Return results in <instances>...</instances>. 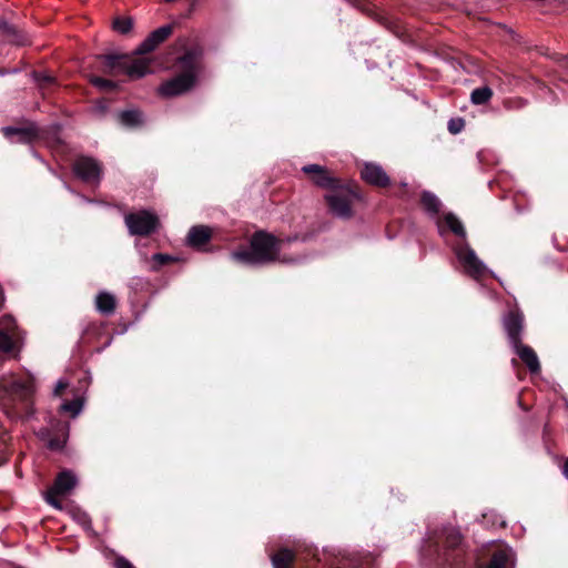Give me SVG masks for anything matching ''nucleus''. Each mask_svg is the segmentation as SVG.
<instances>
[{
	"label": "nucleus",
	"instance_id": "nucleus-35",
	"mask_svg": "<svg viewBox=\"0 0 568 568\" xmlns=\"http://www.w3.org/2000/svg\"><path fill=\"white\" fill-rule=\"evenodd\" d=\"M68 387V383L60 379L58 381L55 388H54V395L60 396L62 392Z\"/></svg>",
	"mask_w": 568,
	"mask_h": 568
},
{
	"label": "nucleus",
	"instance_id": "nucleus-10",
	"mask_svg": "<svg viewBox=\"0 0 568 568\" xmlns=\"http://www.w3.org/2000/svg\"><path fill=\"white\" fill-rule=\"evenodd\" d=\"M0 327V351L2 353H12L18 348L20 334L17 329L13 318L7 317L1 322Z\"/></svg>",
	"mask_w": 568,
	"mask_h": 568
},
{
	"label": "nucleus",
	"instance_id": "nucleus-12",
	"mask_svg": "<svg viewBox=\"0 0 568 568\" xmlns=\"http://www.w3.org/2000/svg\"><path fill=\"white\" fill-rule=\"evenodd\" d=\"M3 134L9 138L12 142L30 143L38 136V129L34 125L27 128H13L7 126L2 129Z\"/></svg>",
	"mask_w": 568,
	"mask_h": 568
},
{
	"label": "nucleus",
	"instance_id": "nucleus-21",
	"mask_svg": "<svg viewBox=\"0 0 568 568\" xmlns=\"http://www.w3.org/2000/svg\"><path fill=\"white\" fill-rule=\"evenodd\" d=\"M422 203L424 207L432 214H437L442 205L439 199L430 192L423 193Z\"/></svg>",
	"mask_w": 568,
	"mask_h": 568
},
{
	"label": "nucleus",
	"instance_id": "nucleus-20",
	"mask_svg": "<svg viewBox=\"0 0 568 568\" xmlns=\"http://www.w3.org/2000/svg\"><path fill=\"white\" fill-rule=\"evenodd\" d=\"M493 97V90L489 87H481L475 89L470 94V101L474 104H485Z\"/></svg>",
	"mask_w": 568,
	"mask_h": 568
},
{
	"label": "nucleus",
	"instance_id": "nucleus-23",
	"mask_svg": "<svg viewBox=\"0 0 568 568\" xmlns=\"http://www.w3.org/2000/svg\"><path fill=\"white\" fill-rule=\"evenodd\" d=\"M508 561V554L505 550L496 551L489 562L481 568H504Z\"/></svg>",
	"mask_w": 568,
	"mask_h": 568
},
{
	"label": "nucleus",
	"instance_id": "nucleus-3",
	"mask_svg": "<svg viewBox=\"0 0 568 568\" xmlns=\"http://www.w3.org/2000/svg\"><path fill=\"white\" fill-rule=\"evenodd\" d=\"M329 211L339 219H349L353 215L352 206L361 195L351 185L341 184L324 196Z\"/></svg>",
	"mask_w": 568,
	"mask_h": 568
},
{
	"label": "nucleus",
	"instance_id": "nucleus-16",
	"mask_svg": "<svg viewBox=\"0 0 568 568\" xmlns=\"http://www.w3.org/2000/svg\"><path fill=\"white\" fill-rule=\"evenodd\" d=\"M95 306L100 313L112 314L115 310V297L108 292H100L95 298Z\"/></svg>",
	"mask_w": 568,
	"mask_h": 568
},
{
	"label": "nucleus",
	"instance_id": "nucleus-22",
	"mask_svg": "<svg viewBox=\"0 0 568 568\" xmlns=\"http://www.w3.org/2000/svg\"><path fill=\"white\" fill-rule=\"evenodd\" d=\"M119 118L121 123L126 126H135L142 122V114L136 110L123 111Z\"/></svg>",
	"mask_w": 568,
	"mask_h": 568
},
{
	"label": "nucleus",
	"instance_id": "nucleus-11",
	"mask_svg": "<svg viewBox=\"0 0 568 568\" xmlns=\"http://www.w3.org/2000/svg\"><path fill=\"white\" fill-rule=\"evenodd\" d=\"M524 317L520 313L510 312L504 320V326L509 337L510 344L515 345L521 342Z\"/></svg>",
	"mask_w": 568,
	"mask_h": 568
},
{
	"label": "nucleus",
	"instance_id": "nucleus-7",
	"mask_svg": "<svg viewBox=\"0 0 568 568\" xmlns=\"http://www.w3.org/2000/svg\"><path fill=\"white\" fill-rule=\"evenodd\" d=\"M455 253L458 262L469 276L475 280H479L486 274V265L478 258L475 251L468 244L456 247Z\"/></svg>",
	"mask_w": 568,
	"mask_h": 568
},
{
	"label": "nucleus",
	"instance_id": "nucleus-24",
	"mask_svg": "<svg viewBox=\"0 0 568 568\" xmlns=\"http://www.w3.org/2000/svg\"><path fill=\"white\" fill-rule=\"evenodd\" d=\"M160 43L153 36H150L136 48V54H145L153 51Z\"/></svg>",
	"mask_w": 568,
	"mask_h": 568
},
{
	"label": "nucleus",
	"instance_id": "nucleus-27",
	"mask_svg": "<svg viewBox=\"0 0 568 568\" xmlns=\"http://www.w3.org/2000/svg\"><path fill=\"white\" fill-rule=\"evenodd\" d=\"M462 541V535L456 529H449L446 534L445 542L448 547L454 548Z\"/></svg>",
	"mask_w": 568,
	"mask_h": 568
},
{
	"label": "nucleus",
	"instance_id": "nucleus-29",
	"mask_svg": "<svg viewBox=\"0 0 568 568\" xmlns=\"http://www.w3.org/2000/svg\"><path fill=\"white\" fill-rule=\"evenodd\" d=\"M92 83L103 90H110L114 88V83L110 80H105L102 78H93Z\"/></svg>",
	"mask_w": 568,
	"mask_h": 568
},
{
	"label": "nucleus",
	"instance_id": "nucleus-8",
	"mask_svg": "<svg viewBox=\"0 0 568 568\" xmlns=\"http://www.w3.org/2000/svg\"><path fill=\"white\" fill-rule=\"evenodd\" d=\"M302 171L310 178L312 183L321 189L328 190L329 192L342 184L341 181L325 166L307 164L302 168Z\"/></svg>",
	"mask_w": 568,
	"mask_h": 568
},
{
	"label": "nucleus",
	"instance_id": "nucleus-17",
	"mask_svg": "<svg viewBox=\"0 0 568 568\" xmlns=\"http://www.w3.org/2000/svg\"><path fill=\"white\" fill-rule=\"evenodd\" d=\"M11 390L19 396L27 398L36 390V383L32 378L16 379L11 384Z\"/></svg>",
	"mask_w": 568,
	"mask_h": 568
},
{
	"label": "nucleus",
	"instance_id": "nucleus-19",
	"mask_svg": "<svg viewBox=\"0 0 568 568\" xmlns=\"http://www.w3.org/2000/svg\"><path fill=\"white\" fill-rule=\"evenodd\" d=\"M444 223L447 225V227L456 235L465 237L466 232L464 229L463 223L459 221V219L453 214L447 213L444 215Z\"/></svg>",
	"mask_w": 568,
	"mask_h": 568
},
{
	"label": "nucleus",
	"instance_id": "nucleus-31",
	"mask_svg": "<svg viewBox=\"0 0 568 568\" xmlns=\"http://www.w3.org/2000/svg\"><path fill=\"white\" fill-rule=\"evenodd\" d=\"M65 443V438H51L48 442V446L50 449L59 450L63 447Z\"/></svg>",
	"mask_w": 568,
	"mask_h": 568
},
{
	"label": "nucleus",
	"instance_id": "nucleus-26",
	"mask_svg": "<svg viewBox=\"0 0 568 568\" xmlns=\"http://www.w3.org/2000/svg\"><path fill=\"white\" fill-rule=\"evenodd\" d=\"M61 410L71 413L72 416H77L82 410V402L80 399L65 402L61 405Z\"/></svg>",
	"mask_w": 568,
	"mask_h": 568
},
{
	"label": "nucleus",
	"instance_id": "nucleus-30",
	"mask_svg": "<svg viewBox=\"0 0 568 568\" xmlns=\"http://www.w3.org/2000/svg\"><path fill=\"white\" fill-rule=\"evenodd\" d=\"M464 126V121L462 119L450 120L448 122V130L450 133L456 134L462 131Z\"/></svg>",
	"mask_w": 568,
	"mask_h": 568
},
{
	"label": "nucleus",
	"instance_id": "nucleus-14",
	"mask_svg": "<svg viewBox=\"0 0 568 568\" xmlns=\"http://www.w3.org/2000/svg\"><path fill=\"white\" fill-rule=\"evenodd\" d=\"M513 347L531 373H538L540 371L538 356L531 347L524 345L521 342L513 345Z\"/></svg>",
	"mask_w": 568,
	"mask_h": 568
},
{
	"label": "nucleus",
	"instance_id": "nucleus-6",
	"mask_svg": "<svg viewBox=\"0 0 568 568\" xmlns=\"http://www.w3.org/2000/svg\"><path fill=\"white\" fill-rule=\"evenodd\" d=\"M78 484L75 475L70 470L61 471L54 484L45 491V501L55 509H62V504L58 499L59 496L68 495Z\"/></svg>",
	"mask_w": 568,
	"mask_h": 568
},
{
	"label": "nucleus",
	"instance_id": "nucleus-1",
	"mask_svg": "<svg viewBox=\"0 0 568 568\" xmlns=\"http://www.w3.org/2000/svg\"><path fill=\"white\" fill-rule=\"evenodd\" d=\"M284 241L265 233H255L250 243V248H241L231 253V257L242 264H267L271 262L290 263L294 260H287L281 256Z\"/></svg>",
	"mask_w": 568,
	"mask_h": 568
},
{
	"label": "nucleus",
	"instance_id": "nucleus-5",
	"mask_svg": "<svg viewBox=\"0 0 568 568\" xmlns=\"http://www.w3.org/2000/svg\"><path fill=\"white\" fill-rule=\"evenodd\" d=\"M124 222L132 235L146 236L159 227L158 216L145 210L126 214Z\"/></svg>",
	"mask_w": 568,
	"mask_h": 568
},
{
	"label": "nucleus",
	"instance_id": "nucleus-15",
	"mask_svg": "<svg viewBox=\"0 0 568 568\" xmlns=\"http://www.w3.org/2000/svg\"><path fill=\"white\" fill-rule=\"evenodd\" d=\"M212 237V230L205 225L193 226L187 234V243L192 247H201Z\"/></svg>",
	"mask_w": 568,
	"mask_h": 568
},
{
	"label": "nucleus",
	"instance_id": "nucleus-37",
	"mask_svg": "<svg viewBox=\"0 0 568 568\" xmlns=\"http://www.w3.org/2000/svg\"><path fill=\"white\" fill-rule=\"evenodd\" d=\"M17 568H22V567H17Z\"/></svg>",
	"mask_w": 568,
	"mask_h": 568
},
{
	"label": "nucleus",
	"instance_id": "nucleus-36",
	"mask_svg": "<svg viewBox=\"0 0 568 568\" xmlns=\"http://www.w3.org/2000/svg\"><path fill=\"white\" fill-rule=\"evenodd\" d=\"M562 473H564L565 477L568 478V458L566 459V462L564 464Z\"/></svg>",
	"mask_w": 568,
	"mask_h": 568
},
{
	"label": "nucleus",
	"instance_id": "nucleus-9",
	"mask_svg": "<svg viewBox=\"0 0 568 568\" xmlns=\"http://www.w3.org/2000/svg\"><path fill=\"white\" fill-rule=\"evenodd\" d=\"M74 173L87 183H99L101 178V166L92 158H79L73 164Z\"/></svg>",
	"mask_w": 568,
	"mask_h": 568
},
{
	"label": "nucleus",
	"instance_id": "nucleus-32",
	"mask_svg": "<svg viewBox=\"0 0 568 568\" xmlns=\"http://www.w3.org/2000/svg\"><path fill=\"white\" fill-rule=\"evenodd\" d=\"M152 260H153L154 262H156V263H158V265H163V264H165V263H168V262L172 261V257H171L170 255H166V254H160V253H158V254H154V255H153Z\"/></svg>",
	"mask_w": 568,
	"mask_h": 568
},
{
	"label": "nucleus",
	"instance_id": "nucleus-18",
	"mask_svg": "<svg viewBox=\"0 0 568 568\" xmlns=\"http://www.w3.org/2000/svg\"><path fill=\"white\" fill-rule=\"evenodd\" d=\"M294 552L290 549H281L272 556V564L274 568H292L294 560Z\"/></svg>",
	"mask_w": 568,
	"mask_h": 568
},
{
	"label": "nucleus",
	"instance_id": "nucleus-28",
	"mask_svg": "<svg viewBox=\"0 0 568 568\" xmlns=\"http://www.w3.org/2000/svg\"><path fill=\"white\" fill-rule=\"evenodd\" d=\"M172 26L168 24V26H163L156 30H154L153 32H151V34L153 36V38H155L158 41H160V43H162L164 40H166L170 34L172 33Z\"/></svg>",
	"mask_w": 568,
	"mask_h": 568
},
{
	"label": "nucleus",
	"instance_id": "nucleus-33",
	"mask_svg": "<svg viewBox=\"0 0 568 568\" xmlns=\"http://www.w3.org/2000/svg\"><path fill=\"white\" fill-rule=\"evenodd\" d=\"M115 568H135L128 559L119 557L114 562Z\"/></svg>",
	"mask_w": 568,
	"mask_h": 568
},
{
	"label": "nucleus",
	"instance_id": "nucleus-13",
	"mask_svg": "<svg viewBox=\"0 0 568 568\" xmlns=\"http://www.w3.org/2000/svg\"><path fill=\"white\" fill-rule=\"evenodd\" d=\"M362 178L369 184L376 186H386L389 183V178L385 171L376 164L367 163L362 170Z\"/></svg>",
	"mask_w": 568,
	"mask_h": 568
},
{
	"label": "nucleus",
	"instance_id": "nucleus-34",
	"mask_svg": "<svg viewBox=\"0 0 568 568\" xmlns=\"http://www.w3.org/2000/svg\"><path fill=\"white\" fill-rule=\"evenodd\" d=\"M0 32L4 36L13 34V28L6 21H0Z\"/></svg>",
	"mask_w": 568,
	"mask_h": 568
},
{
	"label": "nucleus",
	"instance_id": "nucleus-4",
	"mask_svg": "<svg viewBox=\"0 0 568 568\" xmlns=\"http://www.w3.org/2000/svg\"><path fill=\"white\" fill-rule=\"evenodd\" d=\"M105 64L111 69H119L130 78L139 79L150 71V60L146 58H126L118 55H106Z\"/></svg>",
	"mask_w": 568,
	"mask_h": 568
},
{
	"label": "nucleus",
	"instance_id": "nucleus-25",
	"mask_svg": "<svg viewBox=\"0 0 568 568\" xmlns=\"http://www.w3.org/2000/svg\"><path fill=\"white\" fill-rule=\"evenodd\" d=\"M133 27V20L131 18H116L113 21V29L122 34L128 33Z\"/></svg>",
	"mask_w": 568,
	"mask_h": 568
},
{
	"label": "nucleus",
	"instance_id": "nucleus-2",
	"mask_svg": "<svg viewBox=\"0 0 568 568\" xmlns=\"http://www.w3.org/2000/svg\"><path fill=\"white\" fill-rule=\"evenodd\" d=\"M183 72L173 79L163 82L158 91L164 98H172L191 90L196 81V57L192 52L185 53L179 59Z\"/></svg>",
	"mask_w": 568,
	"mask_h": 568
}]
</instances>
